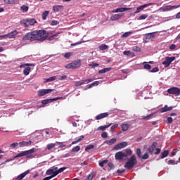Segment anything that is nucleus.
<instances>
[{
	"label": "nucleus",
	"mask_w": 180,
	"mask_h": 180,
	"mask_svg": "<svg viewBox=\"0 0 180 180\" xmlns=\"http://www.w3.org/2000/svg\"><path fill=\"white\" fill-rule=\"evenodd\" d=\"M49 37V34L44 30H34L27 33L23 37L22 40L27 41L30 40V41H44Z\"/></svg>",
	"instance_id": "f257e3e1"
},
{
	"label": "nucleus",
	"mask_w": 180,
	"mask_h": 180,
	"mask_svg": "<svg viewBox=\"0 0 180 180\" xmlns=\"http://www.w3.org/2000/svg\"><path fill=\"white\" fill-rule=\"evenodd\" d=\"M133 152L130 149H126L122 151L117 152L115 153V160L122 161L124 158H127L129 155H131Z\"/></svg>",
	"instance_id": "f03ea898"
},
{
	"label": "nucleus",
	"mask_w": 180,
	"mask_h": 180,
	"mask_svg": "<svg viewBox=\"0 0 180 180\" xmlns=\"http://www.w3.org/2000/svg\"><path fill=\"white\" fill-rule=\"evenodd\" d=\"M137 165V159L136 158V155H133L128 162H127L124 167L127 169H133V167Z\"/></svg>",
	"instance_id": "7ed1b4c3"
},
{
	"label": "nucleus",
	"mask_w": 180,
	"mask_h": 180,
	"mask_svg": "<svg viewBox=\"0 0 180 180\" xmlns=\"http://www.w3.org/2000/svg\"><path fill=\"white\" fill-rule=\"evenodd\" d=\"M30 67H34V65H33V63H25L21 65L20 68H25L23 70L24 75H29V74H30V70H32Z\"/></svg>",
	"instance_id": "20e7f679"
},
{
	"label": "nucleus",
	"mask_w": 180,
	"mask_h": 180,
	"mask_svg": "<svg viewBox=\"0 0 180 180\" xmlns=\"http://www.w3.org/2000/svg\"><path fill=\"white\" fill-rule=\"evenodd\" d=\"M22 25H24L25 27H29V26H33V25H34L35 23H37V21H36V19L34 18H32V19L27 18L24 20L22 22Z\"/></svg>",
	"instance_id": "39448f33"
},
{
	"label": "nucleus",
	"mask_w": 180,
	"mask_h": 180,
	"mask_svg": "<svg viewBox=\"0 0 180 180\" xmlns=\"http://www.w3.org/2000/svg\"><path fill=\"white\" fill-rule=\"evenodd\" d=\"M175 58H176L175 56L165 57V60L162 62V64H163V65H165V68H167L169 65H171V63H172V61H175Z\"/></svg>",
	"instance_id": "423d86ee"
},
{
	"label": "nucleus",
	"mask_w": 180,
	"mask_h": 180,
	"mask_svg": "<svg viewBox=\"0 0 180 180\" xmlns=\"http://www.w3.org/2000/svg\"><path fill=\"white\" fill-rule=\"evenodd\" d=\"M167 92L172 95H175V96H179L180 89L178 87H172L167 90Z\"/></svg>",
	"instance_id": "0eeeda50"
},
{
	"label": "nucleus",
	"mask_w": 180,
	"mask_h": 180,
	"mask_svg": "<svg viewBox=\"0 0 180 180\" xmlns=\"http://www.w3.org/2000/svg\"><path fill=\"white\" fill-rule=\"evenodd\" d=\"M54 89H41L38 91V96H44V95H47V94H50L51 92H53Z\"/></svg>",
	"instance_id": "6e6552de"
},
{
	"label": "nucleus",
	"mask_w": 180,
	"mask_h": 180,
	"mask_svg": "<svg viewBox=\"0 0 180 180\" xmlns=\"http://www.w3.org/2000/svg\"><path fill=\"white\" fill-rule=\"evenodd\" d=\"M92 81H94V79H86L82 81H76L75 85L76 86H81V85H84V84H89V82H92Z\"/></svg>",
	"instance_id": "1a4fd4ad"
},
{
	"label": "nucleus",
	"mask_w": 180,
	"mask_h": 180,
	"mask_svg": "<svg viewBox=\"0 0 180 180\" xmlns=\"http://www.w3.org/2000/svg\"><path fill=\"white\" fill-rule=\"evenodd\" d=\"M34 151V148H32V149H30L28 150H25L26 158H34V155H32Z\"/></svg>",
	"instance_id": "9d476101"
},
{
	"label": "nucleus",
	"mask_w": 180,
	"mask_h": 180,
	"mask_svg": "<svg viewBox=\"0 0 180 180\" xmlns=\"http://www.w3.org/2000/svg\"><path fill=\"white\" fill-rule=\"evenodd\" d=\"M53 13H57V12H63L64 11V6L58 5L53 6Z\"/></svg>",
	"instance_id": "9b49d317"
},
{
	"label": "nucleus",
	"mask_w": 180,
	"mask_h": 180,
	"mask_svg": "<svg viewBox=\"0 0 180 180\" xmlns=\"http://www.w3.org/2000/svg\"><path fill=\"white\" fill-rule=\"evenodd\" d=\"M127 142L124 141L118 143L117 146L114 147L115 150H122V148H124V147H127Z\"/></svg>",
	"instance_id": "f8f14e48"
},
{
	"label": "nucleus",
	"mask_w": 180,
	"mask_h": 180,
	"mask_svg": "<svg viewBox=\"0 0 180 180\" xmlns=\"http://www.w3.org/2000/svg\"><path fill=\"white\" fill-rule=\"evenodd\" d=\"M72 70H76V68H79L81 67V60H74L72 63Z\"/></svg>",
	"instance_id": "ddd939ff"
},
{
	"label": "nucleus",
	"mask_w": 180,
	"mask_h": 180,
	"mask_svg": "<svg viewBox=\"0 0 180 180\" xmlns=\"http://www.w3.org/2000/svg\"><path fill=\"white\" fill-rule=\"evenodd\" d=\"M157 146H158V143L157 142H153L152 146L148 148V153H150V154H153Z\"/></svg>",
	"instance_id": "4468645a"
},
{
	"label": "nucleus",
	"mask_w": 180,
	"mask_h": 180,
	"mask_svg": "<svg viewBox=\"0 0 180 180\" xmlns=\"http://www.w3.org/2000/svg\"><path fill=\"white\" fill-rule=\"evenodd\" d=\"M109 116V112H103L98 115L96 117V120H101V119H105V117H108Z\"/></svg>",
	"instance_id": "2eb2a0df"
},
{
	"label": "nucleus",
	"mask_w": 180,
	"mask_h": 180,
	"mask_svg": "<svg viewBox=\"0 0 180 180\" xmlns=\"http://www.w3.org/2000/svg\"><path fill=\"white\" fill-rule=\"evenodd\" d=\"M19 146L20 147H29V146H32V141H21L19 143Z\"/></svg>",
	"instance_id": "dca6fc26"
},
{
	"label": "nucleus",
	"mask_w": 180,
	"mask_h": 180,
	"mask_svg": "<svg viewBox=\"0 0 180 180\" xmlns=\"http://www.w3.org/2000/svg\"><path fill=\"white\" fill-rule=\"evenodd\" d=\"M173 108L172 107H168V105H165V107L160 108L159 111L161 113H164L165 112H169V110H172Z\"/></svg>",
	"instance_id": "f3484780"
},
{
	"label": "nucleus",
	"mask_w": 180,
	"mask_h": 180,
	"mask_svg": "<svg viewBox=\"0 0 180 180\" xmlns=\"http://www.w3.org/2000/svg\"><path fill=\"white\" fill-rule=\"evenodd\" d=\"M151 5V4H143L139 7H138L136 8V11L135 12V13H140V12H141V11H143L144 9V8H147V6Z\"/></svg>",
	"instance_id": "a211bd4d"
},
{
	"label": "nucleus",
	"mask_w": 180,
	"mask_h": 180,
	"mask_svg": "<svg viewBox=\"0 0 180 180\" xmlns=\"http://www.w3.org/2000/svg\"><path fill=\"white\" fill-rule=\"evenodd\" d=\"M123 16V14H115L112 16L110 17L111 20L115 21V20H119L120 18Z\"/></svg>",
	"instance_id": "6ab92c4d"
},
{
	"label": "nucleus",
	"mask_w": 180,
	"mask_h": 180,
	"mask_svg": "<svg viewBox=\"0 0 180 180\" xmlns=\"http://www.w3.org/2000/svg\"><path fill=\"white\" fill-rule=\"evenodd\" d=\"M27 174H29V171H26L24 173L18 175L16 178L15 180H22L25 176H26V175H27Z\"/></svg>",
	"instance_id": "aec40b11"
},
{
	"label": "nucleus",
	"mask_w": 180,
	"mask_h": 180,
	"mask_svg": "<svg viewBox=\"0 0 180 180\" xmlns=\"http://www.w3.org/2000/svg\"><path fill=\"white\" fill-rule=\"evenodd\" d=\"M126 11H130V8H118L116 10L112 11L114 13H117V12H126Z\"/></svg>",
	"instance_id": "412c9836"
},
{
	"label": "nucleus",
	"mask_w": 180,
	"mask_h": 180,
	"mask_svg": "<svg viewBox=\"0 0 180 180\" xmlns=\"http://www.w3.org/2000/svg\"><path fill=\"white\" fill-rule=\"evenodd\" d=\"M112 126V124H109L108 125H104V126H100L98 127L97 130H101L102 131H105L106 129H108V127H110Z\"/></svg>",
	"instance_id": "4be33fe9"
},
{
	"label": "nucleus",
	"mask_w": 180,
	"mask_h": 180,
	"mask_svg": "<svg viewBox=\"0 0 180 180\" xmlns=\"http://www.w3.org/2000/svg\"><path fill=\"white\" fill-rule=\"evenodd\" d=\"M109 71H112V68H105L101 70L98 71V74H105V72H109Z\"/></svg>",
	"instance_id": "5701e85b"
},
{
	"label": "nucleus",
	"mask_w": 180,
	"mask_h": 180,
	"mask_svg": "<svg viewBox=\"0 0 180 180\" xmlns=\"http://www.w3.org/2000/svg\"><path fill=\"white\" fill-rule=\"evenodd\" d=\"M117 141L116 139L112 138L110 141H105L104 143L105 144H108V146H112V144H115V143Z\"/></svg>",
	"instance_id": "b1692460"
},
{
	"label": "nucleus",
	"mask_w": 180,
	"mask_h": 180,
	"mask_svg": "<svg viewBox=\"0 0 180 180\" xmlns=\"http://www.w3.org/2000/svg\"><path fill=\"white\" fill-rule=\"evenodd\" d=\"M18 34V31L17 30H13L11 32H9L8 34H7V37H11L13 38L15 37V36H16Z\"/></svg>",
	"instance_id": "393cba45"
},
{
	"label": "nucleus",
	"mask_w": 180,
	"mask_h": 180,
	"mask_svg": "<svg viewBox=\"0 0 180 180\" xmlns=\"http://www.w3.org/2000/svg\"><path fill=\"white\" fill-rule=\"evenodd\" d=\"M85 136L84 135L80 136L79 138L76 139V140L73 142H72V144H77V143H79V141H82Z\"/></svg>",
	"instance_id": "a878e982"
},
{
	"label": "nucleus",
	"mask_w": 180,
	"mask_h": 180,
	"mask_svg": "<svg viewBox=\"0 0 180 180\" xmlns=\"http://www.w3.org/2000/svg\"><path fill=\"white\" fill-rule=\"evenodd\" d=\"M52 102H54V101L53 100V98H50V99L43 100L41 101V103H42V105H47L49 103H51Z\"/></svg>",
	"instance_id": "bb28decb"
},
{
	"label": "nucleus",
	"mask_w": 180,
	"mask_h": 180,
	"mask_svg": "<svg viewBox=\"0 0 180 180\" xmlns=\"http://www.w3.org/2000/svg\"><path fill=\"white\" fill-rule=\"evenodd\" d=\"M169 154V151L168 150L163 151L160 156L161 160L165 158L166 157H168Z\"/></svg>",
	"instance_id": "cd10ccee"
},
{
	"label": "nucleus",
	"mask_w": 180,
	"mask_h": 180,
	"mask_svg": "<svg viewBox=\"0 0 180 180\" xmlns=\"http://www.w3.org/2000/svg\"><path fill=\"white\" fill-rule=\"evenodd\" d=\"M65 169H67V167H61L59 169H58V171L55 172V176H57V175H58V174H61V172H64V171H65Z\"/></svg>",
	"instance_id": "c85d7f7f"
},
{
	"label": "nucleus",
	"mask_w": 180,
	"mask_h": 180,
	"mask_svg": "<svg viewBox=\"0 0 180 180\" xmlns=\"http://www.w3.org/2000/svg\"><path fill=\"white\" fill-rule=\"evenodd\" d=\"M155 33H157V32H155L147 34L146 39H154L155 37Z\"/></svg>",
	"instance_id": "c756f323"
},
{
	"label": "nucleus",
	"mask_w": 180,
	"mask_h": 180,
	"mask_svg": "<svg viewBox=\"0 0 180 180\" xmlns=\"http://www.w3.org/2000/svg\"><path fill=\"white\" fill-rule=\"evenodd\" d=\"M121 128H122V131H127L129 130V124H122Z\"/></svg>",
	"instance_id": "7c9ffc66"
},
{
	"label": "nucleus",
	"mask_w": 180,
	"mask_h": 180,
	"mask_svg": "<svg viewBox=\"0 0 180 180\" xmlns=\"http://www.w3.org/2000/svg\"><path fill=\"white\" fill-rule=\"evenodd\" d=\"M46 175H54V174H56V172L54 171V169L51 168V169H49L46 172Z\"/></svg>",
	"instance_id": "2f4dec72"
},
{
	"label": "nucleus",
	"mask_w": 180,
	"mask_h": 180,
	"mask_svg": "<svg viewBox=\"0 0 180 180\" xmlns=\"http://www.w3.org/2000/svg\"><path fill=\"white\" fill-rule=\"evenodd\" d=\"M50 13V11H46L42 13V20H46L47 19V16H49V14Z\"/></svg>",
	"instance_id": "473e14b6"
},
{
	"label": "nucleus",
	"mask_w": 180,
	"mask_h": 180,
	"mask_svg": "<svg viewBox=\"0 0 180 180\" xmlns=\"http://www.w3.org/2000/svg\"><path fill=\"white\" fill-rule=\"evenodd\" d=\"M98 49L103 51L104 50H108V49H109V46H108V45L106 44H101L98 46Z\"/></svg>",
	"instance_id": "72a5a7b5"
},
{
	"label": "nucleus",
	"mask_w": 180,
	"mask_h": 180,
	"mask_svg": "<svg viewBox=\"0 0 180 180\" xmlns=\"http://www.w3.org/2000/svg\"><path fill=\"white\" fill-rule=\"evenodd\" d=\"M56 146V143H49L46 146V150H52V148H54Z\"/></svg>",
	"instance_id": "f704fd0d"
},
{
	"label": "nucleus",
	"mask_w": 180,
	"mask_h": 180,
	"mask_svg": "<svg viewBox=\"0 0 180 180\" xmlns=\"http://www.w3.org/2000/svg\"><path fill=\"white\" fill-rule=\"evenodd\" d=\"M99 85V81H96L91 84H89L88 89H90V88H92L93 86Z\"/></svg>",
	"instance_id": "c9c22d12"
},
{
	"label": "nucleus",
	"mask_w": 180,
	"mask_h": 180,
	"mask_svg": "<svg viewBox=\"0 0 180 180\" xmlns=\"http://www.w3.org/2000/svg\"><path fill=\"white\" fill-rule=\"evenodd\" d=\"M56 79L57 77L56 76L51 77L48 79H46L45 82H53V81H56Z\"/></svg>",
	"instance_id": "e433bc0d"
},
{
	"label": "nucleus",
	"mask_w": 180,
	"mask_h": 180,
	"mask_svg": "<svg viewBox=\"0 0 180 180\" xmlns=\"http://www.w3.org/2000/svg\"><path fill=\"white\" fill-rule=\"evenodd\" d=\"M79 150H81V146H77L72 148V153H78V151H79Z\"/></svg>",
	"instance_id": "4c0bfd02"
},
{
	"label": "nucleus",
	"mask_w": 180,
	"mask_h": 180,
	"mask_svg": "<svg viewBox=\"0 0 180 180\" xmlns=\"http://www.w3.org/2000/svg\"><path fill=\"white\" fill-rule=\"evenodd\" d=\"M25 151H22L21 153H18L17 155L14 157V160L16 158H19L20 157H25Z\"/></svg>",
	"instance_id": "58836bf2"
},
{
	"label": "nucleus",
	"mask_w": 180,
	"mask_h": 180,
	"mask_svg": "<svg viewBox=\"0 0 180 180\" xmlns=\"http://www.w3.org/2000/svg\"><path fill=\"white\" fill-rule=\"evenodd\" d=\"M56 146H58L60 148L65 147V146H67V145H65V142H58V141H56Z\"/></svg>",
	"instance_id": "ea45409f"
},
{
	"label": "nucleus",
	"mask_w": 180,
	"mask_h": 180,
	"mask_svg": "<svg viewBox=\"0 0 180 180\" xmlns=\"http://www.w3.org/2000/svg\"><path fill=\"white\" fill-rule=\"evenodd\" d=\"M130 34H133V32H131V31L127 32L122 35V37H129V36H130Z\"/></svg>",
	"instance_id": "a19ab883"
},
{
	"label": "nucleus",
	"mask_w": 180,
	"mask_h": 180,
	"mask_svg": "<svg viewBox=\"0 0 180 180\" xmlns=\"http://www.w3.org/2000/svg\"><path fill=\"white\" fill-rule=\"evenodd\" d=\"M95 146L90 144L88 145L86 148H85V151L88 152L89 151V150H92V148H94Z\"/></svg>",
	"instance_id": "79ce46f5"
},
{
	"label": "nucleus",
	"mask_w": 180,
	"mask_h": 180,
	"mask_svg": "<svg viewBox=\"0 0 180 180\" xmlns=\"http://www.w3.org/2000/svg\"><path fill=\"white\" fill-rule=\"evenodd\" d=\"M133 51H136V53H139V51H141V49L137 46H134L132 47Z\"/></svg>",
	"instance_id": "37998d69"
},
{
	"label": "nucleus",
	"mask_w": 180,
	"mask_h": 180,
	"mask_svg": "<svg viewBox=\"0 0 180 180\" xmlns=\"http://www.w3.org/2000/svg\"><path fill=\"white\" fill-rule=\"evenodd\" d=\"M147 18H148V15L147 14H143L139 16V20H143L144 19H147Z\"/></svg>",
	"instance_id": "c03bdc74"
},
{
	"label": "nucleus",
	"mask_w": 180,
	"mask_h": 180,
	"mask_svg": "<svg viewBox=\"0 0 180 180\" xmlns=\"http://www.w3.org/2000/svg\"><path fill=\"white\" fill-rule=\"evenodd\" d=\"M136 155L139 157V158H141V149L137 148L136 151Z\"/></svg>",
	"instance_id": "a18cd8bd"
},
{
	"label": "nucleus",
	"mask_w": 180,
	"mask_h": 180,
	"mask_svg": "<svg viewBox=\"0 0 180 180\" xmlns=\"http://www.w3.org/2000/svg\"><path fill=\"white\" fill-rule=\"evenodd\" d=\"M153 116H154V114H150L147 116H145L143 117V120H150V119H151V117H153Z\"/></svg>",
	"instance_id": "49530a36"
},
{
	"label": "nucleus",
	"mask_w": 180,
	"mask_h": 180,
	"mask_svg": "<svg viewBox=\"0 0 180 180\" xmlns=\"http://www.w3.org/2000/svg\"><path fill=\"white\" fill-rule=\"evenodd\" d=\"M89 67H92V68H95V67H99V63L92 62L91 64H89Z\"/></svg>",
	"instance_id": "de8ad7c7"
},
{
	"label": "nucleus",
	"mask_w": 180,
	"mask_h": 180,
	"mask_svg": "<svg viewBox=\"0 0 180 180\" xmlns=\"http://www.w3.org/2000/svg\"><path fill=\"white\" fill-rule=\"evenodd\" d=\"M21 11H23L24 12H27L29 11V6L25 5L22 6Z\"/></svg>",
	"instance_id": "09e8293b"
},
{
	"label": "nucleus",
	"mask_w": 180,
	"mask_h": 180,
	"mask_svg": "<svg viewBox=\"0 0 180 180\" xmlns=\"http://www.w3.org/2000/svg\"><path fill=\"white\" fill-rule=\"evenodd\" d=\"M116 127H119V124H113L111 127H110V131H112V133H113L115 129H116Z\"/></svg>",
	"instance_id": "8fccbe9b"
},
{
	"label": "nucleus",
	"mask_w": 180,
	"mask_h": 180,
	"mask_svg": "<svg viewBox=\"0 0 180 180\" xmlns=\"http://www.w3.org/2000/svg\"><path fill=\"white\" fill-rule=\"evenodd\" d=\"M143 68L145 70H148V71H150V68H151V66L150 64H147L146 63L144 65H143Z\"/></svg>",
	"instance_id": "3c124183"
},
{
	"label": "nucleus",
	"mask_w": 180,
	"mask_h": 180,
	"mask_svg": "<svg viewBox=\"0 0 180 180\" xmlns=\"http://www.w3.org/2000/svg\"><path fill=\"white\" fill-rule=\"evenodd\" d=\"M18 146H19V143L14 142L10 145V147H11L12 148H15V147H18Z\"/></svg>",
	"instance_id": "603ef678"
},
{
	"label": "nucleus",
	"mask_w": 180,
	"mask_h": 180,
	"mask_svg": "<svg viewBox=\"0 0 180 180\" xmlns=\"http://www.w3.org/2000/svg\"><path fill=\"white\" fill-rule=\"evenodd\" d=\"M160 71V69H158V67L153 68L150 72H158Z\"/></svg>",
	"instance_id": "864d4df0"
},
{
	"label": "nucleus",
	"mask_w": 180,
	"mask_h": 180,
	"mask_svg": "<svg viewBox=\"0 0 180 180\" xmlns=\"http://www.w3.org/2000/svg\"><path fill=\"white\" fill-rule=\"evenodd\" d=\"M59 23H60V22L53 20L51 22V26H57V25H58Z\"/></svg>",
	"instance_id": "5fc2aeb1"
},
{
	"label": "nucleus",
	"mask_w": 180,
	"mask_h": 180,
	"mask_svg": "<svg viewBox=\"0 0 180 180\" xmlns=\"http://www.w3.org/2000/svg\"><path fill=\"white\" fill-rule=\"evenodd\" d=\"M142 160H147L148 159V153H146L143 155L141 156Z\"/></svg>",
	"instance_id": "6e6d98bb"
},
{
	"label": "nucleus",
	"mask_w": 180,
	"mask_h": 180,
	"mask_svg": "<svg viewBox=\"0 0 180 180\" xmlns=\"http://www.w3.org/2000/svg\"><path fill=\"white\" fill-rule=\"evenodd\" d=\"M65 68H67L68 70H70L72 69V63H68V65H66L65 66Z\"/></svg>",
	"instance_id": "4d7b16f0"
},
{
	"label": "nucleus",
	"mask_w": 180,
	"mask_h": 180,
	"mask_svg": "<svg viewBox=\"0 0 180 180\" xmlns=\"http://www.w3.org/2000/svg\"><path fill=\"white\" fill-rule=\"evenodd\" d=\"M65 58H67L68 60L70 57H71V52H68L64 55Z\"/></svg>",
	"instance_id": "13d9d810"
},
{
	"label": "nucleus",
	"mask_w": 180,
	"mask_h": 180,
	"mask_svg": "<svg viewBox=\"0 0 180 180\" xmlns=\"http://www.w3.org/2000/svg\"><path fill=\"white\" fill-rule=\"evenodd\" d=\"M5 4H12L15 3V0H4Z\"/></svg>",
	"instance_id": "bf43d9fd"
},
{
	"label": "nucleus",
	"mask_w": 180,
	"mask_h": 180,
	"mask_svg": "<svg viewBox=\"0 0 180 180\" xmlns=\"http://www.w3.org/2000/svg\"><path fill=\"white\" fill-rule=\"evenodd\" d=\"M94 179V174H89L86 180H93Z\"/></svg>",
	"instance_id": "052dcab7"
},
{
	"label": "nucleus",
	"mask_w": 180,
	"mask_h": 180,
	"mask_svg": "<svg viewBox=\"0 0 180 180\" xmlns=\"http://www.w3.org/2000/svg\"><path fill=\"white\" fill-rule=\"evenodd\" d=\"M172 6H166L165 7V11H172Z\"/></svg>",
	"instance_id": "680f3d73"
},
{
	"label": "nucleus",
	"mask_w": 180,
	"mask_h": 180,
	"mask_svg": "<svg viewBox=\"0 0 180 180\" xmlns=\"http://www.w3.org/2000/svg\"><path fill=\"white\" fill-rule=\"evenodd\" d=\"M106 162H108V160H103V161L100 162H99L100 167H103V165H104L105 164H106Z\"/></svg>",
	"instance_id": "e2e57ef3"
},
{
	"label": "nucleus",
	"mask_w": 180,
	"mask_h": 180,
	"mask_svg": "<svg viewBox=\"0 0 180 180\" xmlns=\"http://www.w3.org/2000/svg\"><path fill=\"white\" fill-rule=\"evenodd\" d=\"M168 164L172 165H175V164H176V163L175 162V160H169L168 161Z\"/></svg>",
	"instance_id": "0e129e2a"
},
{
	"label": "nucleus",
	"mask_w": 180,
	"mask_h": 180,
	"mask_svg": "<svg viewBox=\"0 0 180 180\" xmlns=\"http://www.w3.org/2000/svg\"><path fill=\"white\" fill-rule=\"evenodd\" d=\"M101 137H103V139H107L108 133L107 132H103L102 134H101Z\"/></svg>",
	"instance_id": "69168bd1"
},
{
	"label": "nucleus",
	"mask_w": 180,
	"mask_h": 180,
	"mask_svg": "<svg viewBox=\"0 0 180 180\" xmlns=\"http://www.w3.org/2000/svg\"><path fill=\"white\" fill-rule=\"evenodd\" d=\"M172 122H173L172 117H167V123H169V124H171V123H172Z\"/></svg>",
	"instance_id": "338daca9"
},
{
	"label": "nucleus",
	"mask_w": 180,
	"mask_h": 180,
	"mask_svg": "<svg viewBox=\"0 0 180 180\" xmlns=\"http://www.w3.org/2000/svg\"><path fill=\"white\" fill-rule=\"evenodd\" d=\"M177 151H179L178 149H174V150H172V155H173V156H174V155H176Z\"/></svg>",
	"instance_id": "774afa93"
}]
</instances>
